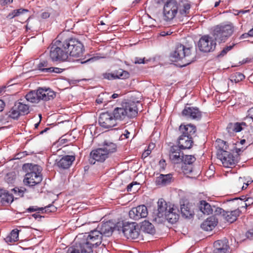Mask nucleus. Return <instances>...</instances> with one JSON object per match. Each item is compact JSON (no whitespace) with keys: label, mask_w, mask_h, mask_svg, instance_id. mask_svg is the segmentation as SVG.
<instances>
[{"label":"nucleus","mask_w":253,"mask_h":253,"mask_svg":"<svg viewBox=\"0 0 253 253\" xmlns=\"http://www.w3.org/2000/svg\"><path fill=\"white\" fill-rule=\"evenodd\" d=\"M172 179V175L170 173L161 174L159 176L156 177L155 183L157 185L166 186L171 182Z\"/></svg>","instance_id":"nucleus-25"},{"label":"nucleus","mask_w":253,"mask_h":253,"mask_svg":"<svg viewBox=\"0 0 253 253\" xmlns=\"http://www.w3.org/2000/svg\"><path fill=\"white\" fill-rule=\"evenodd\" d=\"M43 209H44L43 211L44 212L47 213L55 212L57 210L56 207H55L52 205H49L47 206H46L44 208H43Z\"/></svg>","instance_id":"nucleus-49"},{"label":"nucleus","mask_w":253,"mask_h":253,"mask_svg":"<svg viewBox=\"0 0 253 253\" xmlns=\"http://www.w3.org/2000/svg\"><path fill=\"white\" fill-rule=\"evenodd\" d=\"M141 228L145 232L150 234L154 233L155 231L153 225L148 221L146 220L142 222Z\"/></svg>","instance_id":"nucleus-35"},{"label":"nucleus","mask_w":253,"mask_h":253,"mask_svg":"<svg viewBox=\"0 0 253 253\" xmlns=\"http://www.w3.org/2000/svg\"><path fill=\"white\" fill-rule=\"evenodd\" d=\"M100 233V235L105 236H110L113 232V227L112 223L110 221L102 223L98 225L97 229Z\"/></svg>","instance_id":"nucleus-22"},{"label":"nucleus","mask_w":253,"mask_h":253,"mask_svg":"<svg viewBox=\"0 0 253 253\" xmlns=\"http://www.w3.org/2000/svg\"><path fill=\"white\" fill-rule=\"evenodd\" d=\"M199 208L200 210L205 214L209 215L212 213L213 211L212 207L204 200L200 202Z\"/></svg>","instance_id":"nucleus-29"},{"label":"nucleus","mask_w":253,"mask_h":253,"mask_svg":"<svg viewBox=\"0 0 253 253\" xmlns=\"http://www.w3.org/2000/svg\"><path fill=\"white\" fill-rule=\"evenodd\" d=\"M39 70L44 73H48L49 71L45 70V69H49L48 63L47 60H42L37 66Z\"/></svg>","instance_id":"nucleus-40"},{"label":"nucleus","mask_w":253,"mask_h":253,"mask_svg":"<svg viewBox=\"0 0 253 253\" xmlns=\"http://www.w3.org/2000/svg\"><path fill=\"white\" fill-rule=\"evenodd\" d=\"M43 208H38L37 206H32L28 208L26 211L29 212H32L34 211L38 212V213H44Z\"/></svg>","instance_id":"nucleus-45"},{"label":"nucleus","mask_w":253,"mask_h":253,"mask_svg":"<svg viewBox=\"0 0 253 253\" xmlns=\"http://www.w3.org/2000/svg\"><path fill=\"white\" fill-rule=\"evenodd\" d=\"M66 49L69 56L78 58L83 56L84 48L82 42L76 38L64 39Z\"/></svg>","instance_id":"nucleus-6"},{"label":"nucleus","mask_w":253,"mask_h":253,"mask_svg":"<svg viewBox=\"0 0 253 253\" xmlns=\"http://www.w3.org/2000/svg\"><path fill=\"white\" fill-rule=\"evenodd\" d=\"M214 248L217 249H221V250H229V246L228 244V241L227 239H223L222 240H217L214 243Z\"/></svg>","instance_id":"nucleus-33"},{"label":"nucleus","mask_w":253,"mask_h":253,"mask_svg":"<svg viewBox=\"0 0 253 253\" xmlns=\"http://www.w3.org/2000/svg\"><path fill=\"white\" fill-rule=\"evenodd\" d=\"M13 201V197L11 194L4 190H0V204L6 205L11 203Z\"/></svg>","instance_id":"nucleus-26"},{"label":"nucleus","mask_w":253,"mask_h":253,"mask_svg":"<svg viewBox=\"0 0 253 253\" xmlns=\"http://www.w3.org/2000/svg\"><path fill=\"white\" fill-rule=\"evenodd\" d=\"M212 208L213 209V211L214 215H222L223 216H224V214L225 213V211L222 209L216 207L215 206H213Z\"/></svg>","instance_id":"nucleus-50"},{"label":"nucleus","mask_w":253,"mask_h":253,"mask_svg":"<svg viewBox=\"0 0 253 253\" xmlns=\"http://www.w3.org/2000/svg\"><path fill=\"white\" fill-rule=\"evenodd\" d=\"M240 212L241 211L239 209H237L230 211H225L223 217L225 219V220L227 221L230 223H232L234 221H236L238 216H239Z\"/></svg>","instance_id":"nucleus-27"},{"label":"nucleus","mask_w":253,"mask_h":253,"mask_svg":"<svg viewBox=\"0 0 253 253\" xmlns=\"http://www.w3.org/2000/svg\"><path fill=\"white\" fill-rule=\"evenodd\" d=\"M66 253H79V252L76 247H72L68 249Z\"/></svg>","instance_id":"nucleus-59"},{"label":"nucleus","mask_w":253,"mask_h":253,"mask_svg":"<svg viewBox=\"0 0 253 253\" xmlns=\"http://www.w3.org/2000/svg\"><path fill=\"white\" fill-rule=\"evenodd\" d=\"M103 149L107 153L108 155L110 153L115 152L117 151V146L116 144L110 142L105 141L104 142Z\"/></svg>","instance_id":"nucleus-34"},{"label":"nucleus","mask_w":253,"mask_h":253,"mask_svg":"<svg viewBox=\"0 0 253 253\" xmlns=\"http://www.w3.org/2000/svg\"><path fill=\"white\" fill-rule=\"evenodd\" d=\"M192 45L177 43L173 51L170 54L172 61L178 62L181 61L183 66L189 65L194 60V55L192 53Z\"/></svg>","instance_id":"nucleus-2"},{"label":"nucleus","mask_w":253,"mask_h":253,"mask_svg":"<svg viewBox=\"0 0 253 253\" xmlns=\"http://www.w3.org/2000/svg\"><path fill=\"white\" fill-rule=\"evenodd\" d=\"M45 70L49 71L48 73H60L62 72L61 69L57 67H50L49 69H45Z\"/></svg>","instance_id":"nucleus-53"},{"label":"nucleus","mask_w":253,"mask_h":253,"mask_svg":"<svg viewBox=\"0 0 253 253\" xmlns=\"http://www.w3.org/2000/svg\"><path fill=\"white\" fill-rule=\"evenodd\" d=\"M234 27L232 23L219 25L215 26L212 31V36L218 42H224L233 33Z\"/></svg>","instance_id":"nucleus-7"},{"label":"nucleus","mask_w":253,"mask_h":253,"mask_svg":"<svg viewBox=\"0 0 253 253\" xmlns=\"http://www.w3.org/2000/svg\"><path fill=\"white\" fill-rule=\"evenodd\" d=\"M161 0L164 3L163 16L165 21H171L177 16H188L190 13L191 4L187 0Z\"/></svg>","instance_id":"nucleus-1"},{"label":"nucleus","mask_w":253,"mask_h":253,"mask_svg":"<svg viewBox=\"0 0 253 253\" xmlns=\"http://www.w3.org/2000/svg\"><path fill=\"white\" fill-rule=\"evenodd\" d=\"M89 162L91 164H94L96 161L102 162L108 157L107 153L102 148L93 150L90 153Z\"/></svg>","instance_id":"nucleus-14"},{"label":"nucleus","mask_w":253,"mask_h":253,"mask_svg":"<svg viewBox=\"0 0 253 253\" xmlns=\"http://www.w3.org/2000/svg\"><path fill=\"white\" fill-rule=\"evenodd\" d=\"M179 130L181 135L193 137L195 135L196 127L191 125H181L179 126Z\"/></svg>","instance_id":"nucleus-23"},{"label":"nucleus","mask_w":253,"mask_h":253,"mask_svg":"<svg viewBox=\"0 0 253 253\" xmlns=\"http://www.w3.org/2000/svg\"><path fill=\"white\" fill-rule=\"evenodd\" d=\"M102 76L104 79H108L109 80L115 79L114 77V74H113V73H105L103 74Z\"/></svg>","instance_id":"nucleus-52"},{"label":"nucleus","mask_w":253,"mask_h":253,"mask_svg":"<svg viewBox=\"0 0 253 253\" xmlns=\"http://www.w3.org/2000/svg\"><path fill=\"white\" fill-rule=\"evenodd\" d=\"M57 39L50 47L49 57L53 61H66L68 56L64 39L60 36Z\"/></svg>","instance_id":"nucleus-4"},{"label":"nucleus","mask_w":253,"mask_h":253,"mask_svg":"<svg viewBox=\"0 0 253 253\" xmlns=\"http://www.w3.org/2000/svg\"><path fill=\"white\" fill-rule=\"evenodd\" d=\"M92 248L91 245H89L85 241L80 242L76 246L79 253H93Z\"/></svg>","instance_id":"nucleus-28"},{"label":"nucleus","mask_w":253,"mask_h":253,"mask_svg":"<svg viewBox=\"0 0 253 253\" xmlns=\"http://www.w3.org/2000/svg\"><path fill=\"white\" fill-rule=\"evenodd\" d=\"M241 179L242 178L241 177H240V178L239 179V181L237 183V185L239 186L240 189H241V190L246 189L247 188V187L248 186L249 184L245 183H244L243 186H241V183L243 182L242 181H241Z\"/></svg>","instance_id":"nucleus-55"},{"label":"nucleus","mask_w":253,"mask_h":253,"mask_svg":"<svg viewBox=\"0 0 253 253\" xmlns=\"http://www.w3.org/2000/svg\"><path fill=\"white\" fill-rule=\"evenodd\" d=\"M193 136L180 135L178 139V146L181 149H189L193 146Z\"/></svg>","instance_id":"nucleus-19"},{"label":"nucleus","mask_w":253,"mask_h":253,"mask_svg":"<svg viewBox=\"0 0 253 253\" xmlns=\"http://www.w3.org/2000/svg\"><path fill=\"white\" fill-rule=\"evenodd\" d=\"M235 128H234V131L235 132H238L241 131L244 126H247V125L246 123L245 122H242V123H235Z\"/></svg>","instance_id":"nucleus-46"},{"label":"nucleus","mask_w":253,"mask_h":253,"mask_svg":"<svg viewBox=\"0 0 253 253\" xmlns=\"http://www.w3.org/2000/svg\"><path fill=\"white\" fill-rule=\"evenodd\" d=\"M108 95L109 94L106 92L99 94L96 99V103L98 104H102L103 103H106L108 102L107 97Z\"/></svg>","instance_id":"nucleus-43"},{"label":"nucleus","mask_w":253,"mask_h":253,"mask_svg":"<svg viewBox=\"0 0 253 253\" xmlns=\"http://www.w3.org/2000/svg\"><path fill=\"white\" fill-rule=\"evenodd\" d=\"M213 253H230L229 250H221V249H217L214 248Z\"/></svg>","instance_id":"nucleus-60"},{"label":"nucleus","mask_w":253,"mask_h":253,"mask_svg":"<svg viewBox=\"0 0 253 253\" xmlns=\"http://www.w3.org/2000/svg\"><path fill=\"white\" fill-rule=\"evenodd\" d=\"M19 232L17 229L12 230L10 234L5 239V241L9 244H12L19 240Z\"/></svg>","instance_id":"nucleus-32"},{"label":"nucleus","mask_w":253,"mask_h":253,"mask_svg":"<svg viewBox=\"0 0 253 253\" xmlns=\"http://www.w3.org/2000/svg\"><path fill=\"white\" fill-rule=\"evenodd\" d=\"M135 185H138V183L137 182H132L129 184L127 186V191H132L133 187Z\"/></svg>","instance_id":"nucleus-58"},{"label":"nucleus","mask_w":253,"mask_h":253,"mask_svg":"<svg viewBox=\"0 0 253 253\" xmlns=\"http://www.w3.org/2000/svg\"><path fill=\"white\" fill-rule=\"evenodd\" d=\"M216 41L208 35L203 36L200 39L198 46L200 50L203 52L212 51L215 48Z\"/></svg>","instance_id":"nucleus-8"},{"label":"nucleus","mask_w":253,"mask_h":253,"mask_svg":"<svg viewBox=\"0 0 253 253\" xmlns=\"http://www.w3.org/2000/svg\"><path fill=\"white\" fill-rule=\"evenodd\" d=\"M217 154V157L219 159L223 166L225 168H232L238 163L237 158L229 151H222Z\"/></svg>","instance_id":"nucleus-12"},{"label":"nucleus","mask_w":253,"mask_h":253,"mask_svg":"<svg viewBox=\"0 0 253 253\" xmlns=\"http://www.w3.org/2000/svg\"><path fill=\"white\" fill-rule=\"evenodd\" d=\"M39 101H48L53 99L55 96V92L49 88H40L37 90Z\"/></svg>","instance_id":"nucleus-20"},{"label":"nucleus","mask_w":253,"mask_h":253,"mask_svg":"<svg viewBox=\"0 0 253 253\" xmlns=\"http://www.w3.org/2000/svg\"><path fill=\"white\" fill-rule=\"evenodd\" d=\"M102 236L98 230L91 231L84 240L92 247H97L101 243Z\"/></svg>","instance_id":"nucleus-16"},{"label":"nucleus","mask_w":253,"mask_h":253,"mask_svg":"<svg viewBox=\"0 0 253 253\" xmlns=\"http://www.w3.org/2000/svg\"><path fill=\"white\" fill-rule=\"evenodd\" d=\"M28 11V9L22 8L14 10L8 14V15L7 16V18L12 19L15 17L18 16L25 12H27Z\"/></svg>","instance_id":"nucleus-38"},{"label":"nucleus","mask_w":253,"mask_h":253,"mask_svg":"<svg viewBox=\"0 0 253 253\" xmlns=\"http://www.w3.org/2000/svg\"><path fill=\"white\" fill-rule=\"evenodd\" d=\"M122 231L124 236L130 239H137L140 234V230L136 227L135 222L124 223L122 227Z\"/></svg>","instance_id":"nucleus-9"},{"label":"nucleus","mask_w":253,"mask_h":253,"mask_svg":"<svg viewBox=\"0 0 253 253\" xmlns=\"http://www.w3.org/2000/svg\"><path fill=\"white\" fill-rule=\"evenodd\" d=\"M130 132L127 130H125V133L122 134L121 136V138L122 139L128 138L129 137V135Z\"/></svg>","instance_id":"nucleus-61"},{"label":"nucleus","mask_w":253,"mask_h":253,"mask_svg":"<svg viewBox=\"0 0 253 253\" xmlns=\"http://www.w3.org/2000/svg\"><path fill=\"white\" fill-rule=\"evenodd\" d=\"M247 117L252 119H253V107L250 108L248 111V115Z\"/></svg>","instance_id":"nucleus-63"},{"label":"nucleus","mask_w":253,"mask_h":253,"mask_svg":"<svg viewBox=\"0 0 253 253\" xmlns=\"http://www.w3.org/2000/svg\"><path fill=\"white\" fill-rule=\"evenodd\" d=\"M158 209L153 213L154 219L161 223L164 221V216L168 211L169 206L163 199H159L158 201Z\"/></svg>","instance_id":"nucleus-10"},{"label":"nucleus","mask_w":253,"mask_h":253,"mask_svg":"<svg viewBox=\"0 0 253 253\" xmlns=\"http://www.w3.org/2000/svg\"><path fill=\"white\" fill-rule=\"evenodd\" d=\"M234 46V44H233V45H229V46H225L221 51V52L218 54L217 55V57H223L226 54V53L229 51H230V50H231L233 46Z\"/></svg>","instance_id":"nucleus-47"},{"label":"nucleus","mask_w":253,"mask_h":253,"mask_svg":"<svg viewBox=\"0 0 253 253\" xmlns=\"http://www.w3.org/2000/svg\"><path fill=\"white\" fill-rule=\"evenodd\" d=\"M148 214L147 208L144 205L133 208L128 213L129 217L135 220H138L141 218L146 217Z\"/></svg>","instance_id":"nucleus-13"},{"label":"nucleus","mask_w":253,"mask_h":253,"mask_svg":"<svg viewBox=\"0 0 253 253\" xmlns=\"http://www.w3.org/2000/svg\"><path fill=\"white\" fill-rule=\"evenodd\" d=\"M173 31H171V30L169 29H165L163 31H161L160 33V35L162 37H165L167 36L170 35L173 33Z\"/></svg>","instance_id":"nucleus-51"},{"label":"nucleus","mask_w":253,"mask_h":253,"mask_svg":"<svg viewBox=\"0 0 253 253\" xmlns=\"http://www.w3.org/2000/svg\"><path fill=\"white\" fill-rule=\"evenodd\" d=\"M75 160L74 156L66 155L62 157L59 161L56 160V164L60 168L67 169L71 166Z\"/></svg>","instance_id":"nucleus-21"},{"label":"nucleus","mask_w":253,"mask_h":253,"mask_svg":"<svg viewBox=\"0 0 253 253\" xmlns=\"http://www.w3.org/2000/svg\"><path fill=\"white\" fill-rule=\"evenodd\" d=\"M118 79H125L129 77V74L127 71L119 69L118 70Z\"/></svg>","instance_id":"nucleus-44"},{"label":"nucleus","mask_w":253,"mask_h":253,"mask_svg":"<svg viewBox=\"0 0 253 253\" xmlns=\"http://www.w3.org/2000/svg\"><path fill=\"white\" fill-rule=\"evenodd\" d=\"M151 150H150V149H147L146 150H145V151L143 153L142 155V157L143 158H146L147 157H148L151 153Z\"/></svg>","instance_id":"nucleus-62"},{"label":"nucleus","mask_w":253,"mask_h":253,"mask_svg":"<svg viewBox=\"0 0 253 253\" xmlns=\"http://www.w3.org/2000/svg\"><path fill=\"white\" fill-rule=\"evenodd\" d=\"M235 125L234 123H230L228 124L226 127V129L228 133H232L235 132L234 131Z\"/></svg>","instance_id":"nucleus-54"},{"label":"nucleus","mask_w":253,"mask_h":253,"mask_svg":"<svg viewBox=\"0 0 253 253\" xmlns=\"http://www.w3.org/2000/svg\"><path fill=\"white\" fill-rule=\"evenodd\" d=\"M25 98L28 101L32 103H38L39 102L37 90L29 92L26 94Z\"/></svg>","instance_id":"nucleus-36"},{"label":"nucleus","mask_w":253,"mask_h":253,"mask_svg":"<svg viewBox=\"0 0 253 253\" xmlns=\"http://www.w3.org/2000/svg\"><path fill=\"white\" fill-rule=\"evenodd\" d=\"M183 116L192 120H199L202 117V112L197 107L185 106L182 112Z\"/></svg>","instance_id":"nucleus-15"},{"label":"nucleus","mask_w":253,"mask_h":253,"mask_svg":"<svg viewBox=\"0 0 253 253\" xmlns=\"http://www.w3.org/2000/svg\"><path fill=\"white\" fill-rule=\"evenodd\" d=\"M179 218V210L174 205H169L168 211L164 216V219H166L169 223L174 224L177 222Z\"/></svg>","instance_id":"nucleus-17"},{"label":"nucleus","mask_w":253,"mask_h":253,"mask_svg":"<svg viewBox=\"0 0 253 253\" xmlns=\"http://www.w3.org/2000/svg\"><path fill=\"white\" fill-rule=\"evenodd\" d=\"M99 125L105 128H110L117 125L113 114L108 112H103L100 114L98 119Z\"/></svg>","instance_id":"nucleus-11"},{"label":"nucleus","mask_w":253,"mask_h":253,"mask_svg":"<svg viewBox=\"0 0 253 253\" xmlns=\"http://www.w3.org/2000/svg\"><path fill=\"white\" fill-rule=\"evenodd\" d=\"M138 113V108L136 103L134 102H127L123 103L121 107L115 108L113 111V115L117 120L123 121L126 117L131 118L136 116Z\"/></svg>","instance_id":"nucleus-3"},{"label":"nucleus","mask_w":253,"mask_h":253,"mask_svg":"<svg viewBox=\"0 0 253 253\" xmlns=\"http://www.w3.org/2000/svg\"><path fill=\"white\" fill-rule=\"evenodd\" d=\"M182 169L184 173L189 174L192 172L193 167L192 165H182Z\"/></svg>","instance_id":"nucleus-48"},{"label":"nucleus","mask_w":253,"mask_h":253,"mask_svg":"<svg viewBox=\"0 0 253 253\" xmlns=\"http://www.w3.org/2000/svg\"><path fill=\"white\" fill-rule=\"evenodd\" d=\"M8 116L10 118L17 120L20 116H21V115L17 110V108H15V105H14V106L8 113Z\"/></svg>","instance_id":"nucleus-41"},{"label":"nucleus","mask_w":253,"mask_h":253,"mask_svg":"<svg viewBox=\"0 0 253 253\" xmlns=\"http://www.w3.org/2000/svg\"><path fill=\"white\" fill-rule=\"evenodd\" d=\"M15 108L17 109L21 115H25L29 113V105L24 104L19 100L14 103Z\"/></svg>","instance_id":"nucleus-30"},{"label":"nucleus","mask_w":253,"mask_h":253,"mask_svg":"<svg viewBox=\"0 0 253 253\" xmlns=\"http://www.w3.org/2000/svg\"><path fill=\"white\" fill-rule=\"evenodd\" d=\"M29 171L25 174L23 180L25 185L33 187L40 184L42 181V177L41 172V167L37 165L28 164Z\"/></svg>","instance_id":"nucleus-5"},{"label":"nucleus","mask_w":253,"mask_h":253,"mask_svg":"<svg viewBox=\"0 0 253 253\" xmlns=\"http://www.w3.org/2000/svg\"><path fill=\"white\" fill-rule=\"evenodd\" d=\"M217 144V154L220 153L222 151H228V146L226 141H224L221 139H217L216 141Z\"/></svg>","instance_id":"nucleus-37"},{"label":"nucleus","mask_w":253,"mask_h":253,"mask_svg":"<svg viewBox=\"0 0 253 253\" xmlns=\"http://www.w3.org/2000/svg\"><path fill=\"white\" fill-rule=\"evenodd\" d=\"M196 161V158L193 155H183L182 156V165H192Z\"/></svg>","instance_id":"nucleus-39"},{"label":"nucleus","mask_w":253,"mask_h":253,"mask_svg":"<svg viewBox=\"0 0 253 253\" xmlns=\"http://www.w3.org/2000/svg\"><path fill=\"white\" fill-rule=\"evenodd\" d=\"M241 200H245V201L246 202H248V203H245V205L247 207L248 205H250L253 203V198L251 197H248L247 198H241Z\"/></svg>","instance_id":"nucleus-57"},{"label":"nucleus","mask_w":253,"mask_h":253,"mask_svg":"<svg viewBox=\"0 0 253 253\" xmlns=\"http://www.w3.org/2000/svg\"><path fill=\"white\" fill-rule=\"evenodd\" d=\"M180 210L182 216L185 218H190L193 215V211L191 209L189 204L181 205Z\"/></svg>","instance_id":"nucleus-31"},{"label":"nucleus","mask_w":253,"mask_h":253,"mask_svg":"<svg viewBox=\"0 0 253 253\" xmlns=\"http://www.w3.org/2000/svg\"><path fill=\"white\" fill-rule=\"evenodd\" d=\"M217 219L213 216H210L201 224V228L205 231H211L217 225Z\"/></svg>","instance_id":"nucleus-24"},{"label":"nucleus","mask_w":253,"mask_h":253,"mask_svg":"<svg viewBox=\"0 0 253 253\" xmlns=\"http://www.w3.org/2000/svg\"><path fill=\"white\" fill-rule=\"evenodd\" d=\"M180 148L177 146H173L170 147L169 157L171 162L174 164H179L182 161L183 153L181 154Z\"/></svg>","instance_id":"nucleus-18"},{"label":"nucleus","mask_w":253,"mask_h":253,"mask_svg":"<svg viewBox=\"0 0 253 253\" xmlns=\"http://www.w3.org/2000/svg\"><path fill=\"white\" fill-rule=\"evenodd\" d=\"M167 164L166 161L164 159H162L159 162V166L160 168V170H164L165 169Z\"/></svg>","instance_id":"nucleus-56"},{"label":"nucleus","mask_w":253,"mask_h":253,"mask_svg":"<svg viewBox=\"0 0 253 253\" xmlns=\"http://www.w3.org/2000/svg\"><path fill=\"white\" fill-rule=\"evenodd\" d=\"M245 79V76L241 73H236L231 77L230 80L235 83H239Z\"/></svg>","instance_id":"nucleus-42"},{"label":"nucleus","mask_w":253,"mask_h":253,"mask_svg":"<svg viewBox=\"0 0 253 253\" xmlns=\"http://www.w3.org/2000/svg\"><path fill=\"white\" fill-rule=\"evenodd\" d=\"M50 14L48 12H43L41 15V17L42 19H46L48 18Z\"/></svg>","instance_id":"nucleus-64"}]
</instances>
